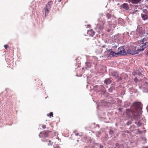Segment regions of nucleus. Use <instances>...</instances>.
<instances>
[{
    "label": "nucleus",
    "mask_w": 148,
    "mask_h": 148,
    "mask_svg": "<svg viewBox=\"0 0 148 148\" xmlns=\"http://www.w3.org/2000/svg\"><path fill=\"white\" fill-rule=\"evenodd\" d=\"M148 47V42H146L145 43H142L140 46V48L138 49L136 47H134L135 50H134V52L132 53H130V54H138L140 51H143L146 48Z\"/></svg>",
    "instance_id": "1"
},
{
    "label": "nucleus",
    "mask_w": 148,
    "mask_h": 148,
    "mask_svg": "<svg viewBox=\"0 0 148 148\" xmlns=\"http://www.w3.org/2000/svg\"><path fill=\"white\" fill-rule=\"evenodd\" d=\"M53 3V1H51L49 2L46 5V6L45 7L43 10V13L45 14V16L48 14L51 8V6Z\"/></svg>",
    "instance_id": "2"
},
{
    "label": "nucleus",
    "mask_w": 148,
    "mask_h": 148,
    "mask_svg": "<svg viewBox=\"0 0 148 148\" xmlns=\"http://www.w3.org/2000/svg\"><path fill=\"white\" fill-rule=\"evenodd\" d=\"M132 106L134 107L136 111H141L142 110L143 104L140 102H134L132 104Z\"/></svg>",
    "instance_id": "3"
},
{
    "label": "nucleus",
    "mask_w": 148,
    "mask_h": 148,
    "mask_svg": "<svg viewBox=\"0 0 148 148\" xmlns=\"http://www.w3.org/2000/svg\"><path fill=\"white\" fill-rule=\"evenodd\" d=\"M140 112H130L131 113H130V114H131L132 115H130L131 117H133L134 119L136 120H138V119H140V114H141V112H140V113H139Z\"/></svg>",
    "instance_id": "4"
},
{
    "label": "nucleus",
    "mask_w": 148,
    "mask_h": 148,
    "mask_svg": "<svg viewBox=\"0 0 148 148\" xmlns=\"http://www.w3.org/2000/svg\"><path fill=\"white\" fill-rule=\"evenodd\" d=\"M117 54L118 55H123L126 54V51L124 47H121L118 48Z\"/></svg>",
    "instance_id": "5"
},
{
    "label": "nucleus",
    "mask_w": 148,
    "mask_h": 148,
    "mask_svg": "<svg viewBox=\"0 0 148 148\" xmlns=\"http://www.w3.org/2000/svg\"><path fill=\"white\" fill-rule=\"evenodd\" d=\"M108 53L110 56H117V55L116 51L115 52L112 51V49H110L108 50Z\"/></svg>",
    "instance_id": "6"
},
{
    "label": "nucleus",
    "mask_w": 148,
    "mask_h": 148,
    "mask_svg": "<svg viewBox=\"0 0 148 148\" xmlns=\"http://www.w3.org/2000/svg\"><path fill=\"white\" fill-rule=\"evenodd\" d=\"M48 136V134L46 131H43L40 132L39 134V136L40 138H45L47 137Z\"/></svg>",
    "instance_id": "7"
},
{
    "label": "nucleus",
    "mask_w": 148,
    "mask_h": 148,
    "mask_svg": "<svg viewBox=\"0 0 148 148\" xmlns=\"http://www.w3.org/2000/svg\"><path fill=\"white\" fill-rule=\"evenodd\" d=\"M102 86L101 85H96L94 87L93 89L95 91L97 92H99L101 90Z\"/></svg>",
    "instance_id": "8"
},
{
    "label": "nucleus",
    "mask_w": 148,
    "mask_h": 148,
    "mask_svg": "<svg viewBox=\"0 0 148 148\" xmlns=\"http://www.w3.org/2000/svg\"><path fill=\"white\" fill-rule=\"evenodd\" d=\"M141 16L143 19V20H147L148 18V16L147 14H145L144 13L141 14Z\"/></svg>",
    "instance_id": "9"
},
{
    "label": "nucleus",
    "mask_w": 148,
    "mask_h": 148,
    "mask_svg": "<svg viewBox=\"0 0 148 148\" xmlns=\"http://www.w3.org/2000/svg\"><path fill=\"white\" fill-rule=\"evenodd\" d=\"M87 34L90 36H93L95 35V32L92 29H91L88 31Z\"/></svg>",
    "instance_id": "10"
},
{
    "label": "nucleus",
    "mask_w": 148,
    "mask_h": 148,
    "mask_svg": "<svg viewBox=\"0 0 148 148\" xmlns=\"http://www.w3.org/2000/svg\"><path fill=\"white\" fill-rule=\"evenodd\" d=\"M111 82V80L109 78L106 79L104 81V83L107 85L110 84Z\"/></svg>",
    "instance_id": "11"
},
{
    "label": "nucleus",
    "mask_w": 148,
    "mask_h": 148,
    "mask_svg": "<svg viewBox=\"0 0 148 148\" xmlns=\"http://www.w3.org/2000/svg\"><path fill=\"white\" fill-rule=\"evenodd\" d=\"M122 7L127 10L129 8L128 4L127 3H124L122 5Z\"/></svg>",
    "instance_id": "12"
},
{
    "label": "nucleus",
    "mask_w": 148,
    "mask_h": 148,
    "mask_svg": "<svg viewBox=\"0 0 148 148\" xmlns=\"http://www.w3.org/2000/svg\"><path fill=\"white\" fill-rule=\"evenodd\" d=\"M132 4H137L141 0H128Z\"/></svg>",
    "instance_id": "13"
},
{
    "label": "nucleus",
    "mask_w": 148,
    "mask_h": 148,
    "mask_svg": "<svg viewBox=\"0 0 148 148\" xmlns=\"http://www.w3.org/2000/svg\"><path fill=\"white\" fill-rule=\"evenodd\" d=\"M106 102L102 101L99 103V105L100 106H106Z\"/></svg>",
    "instance_id": "14"
},
{
    "label": "nucleus",
    "mask_w": 148,
    "mask_h": 148,
    "mask_svg": "<svg viewBox=\"0 0 148 148\" xmlns=\"http://www.w3.org/2000/svg\"><path fill=\"white\" fill-rule=\"evenodd\" d=\"M97 28H98L100 29H102L103 28V26L102 25L100 26H99V25H98L97 26Z\"/></svg>",
    "instance_id": "15"
},
{
    "label": "nucleus",
    "mask_w": 148,
    "mask_h": 148,
    "mask_svg": "<svg viewBox=\"0 0 148 148\" xmlns=\"http://www.w3.org/2000/svg\"><path fill=\"white\" fill-rule=\"evenodd\" d=\"M111 14L109 13H108L107 14V17L108 19L110 18L111 17Z\"/></svg>",
    "instance_id": "16"
},
{
    "label": "nucleus",
    "mask_w": 148,
    "mask_h": 148,
    "mask_svg": "<svg viewBox=\"0 0 148 148\" xmlns=\"http://www.w3.org/2000/svg\"><path fill=\"white\" fill-rule=\"evenodd\" d=\"M37 82H38V85L39 86L40 85L41 86L42 85V82L41 81L38 80Z\"/></svg>",
    "instance_id": "17"
},
{
    "label": "nucleus",
    "mask_w": 148,
    "mask_h": 148,
    "mask_svg": "<svg viewBox=\"0 0 148 148\" xmlns=\"http://www.w3.org/2000/svg\"><path fill=\"white\" fill-rule=\"evenodd\" d=\"M117 45H115L114 46H112V49L113 50H114L115 48L117 47Z\"/></svg>",
    "instance_id": "18"
},
{
    "label": "nucleus",
    "mask_w": 148,
    "mask_h": 148,
    "mask_svg": "<svg viewBox=\"0 0 148 148\" xmlns=\"http://www.w3.org/2000/svg\"><path fill=\"white\" fill-rule=\"evenodd\" d=\"M53 115V113L52 112H51L49 113V114H47V116H49L51 117Z\"/></svg>",
    "instance_id": "19"
},
{
    "label": "nucleus",
    "mask_w": 148,
    "mask_h": 148,
    "mask_svg": "<svg viewBox=\"0 0 148 148\" xmlns=\"http://www.w3.org/2000/svg\"><path fill=\"white\" fill-rule=\"evenodd\" d=\"M113 75L114 76L115 78H117L118 76V75L116 73L114 75L113 74Z\"/></svg>",
    "instance_id": "20"
},
{
    "label": "nucleus",
    "mask_w": 148,
    "mask_h": 148,
    "mask_svg": "<svg viewBox=\"0 0 148 148\" xmlns=\"http://www.w3.org/2000/svg\"><path fill=\"white\" fill-rule=\"evenodd\" d=\"M52 144L51 143V142L50 140L49 141V143L48 144V145H51Z\"/></svg>",
    "instance_id": "21"
},
{
    "label": "nucleus",
    "mask_w": 148,
    "mask_h": 148,
    "mask_svg": "<svg viewBox=\"0 0 148 148\" xmlns=\"http://www.w3.org/2000/svg\"><path fill=\"white\" fill-rule=\"evenodd\" d=\"M4 47L5 49H7V48H8V46L7 45H5L4 46Z\"/></svg>",
    "instance_id": "22"
},
{
    "label": "nucleus",
    "mask_w": 148,
    "mask_h": 148,
    "mask_svg": "<svg viewBox=\"0 0 148 148\" xmlns=\"http://www.w3.org/2000/svg\"><path fill=\"white\" fill-rule=\"evenodd\" d=\"M134 81L136 82H137V78H135L134 79Z\"/></svg>",
    "instance_id": "23"
},
{
    "label": "nucleus",
    "mask_w": 148,
    "mask_h": 148,
    "mask_svg": "<svg viewBox=\"0 0 148 148\" xmlns=\"http://www.w3.org/2000/svg\"><path fill=\"white\" fill-rule=\"evenodd\" d=\"M42 127L43 129H45L46 128V126L45 125H43L42 126Z\"/></svg>",
    "instance_id": "24"
},
{
    "label": "nucleus",
    "mask_w": 148,
    "mask_h": 148,
    "mask_svg": "<svg viewBox=\"0 0 148 148\" xmlns=\"http://www.w3.org/2000/svg\"><path fill=\"white\" fill-rule=\"evenodd\" d=\"M115 146H116V147H119V144L118 143H116L115 144Z\"/></svg>",
    "instance_id": "25"
},
{
    "label": "nucleus",
    "mask_w": 148,
    "mask_h": 148,
    "mask_svg": "<svg viewBox=\"0 0 148 148\" xmlns=\"http://www.w3.org/2000/svg\"><path fill=\"white\" fill-rule=\"evenodd\" d=\"M103 145H100L99 148H103Z\"/></svg>",
    "instance_id": "26"
},
{
    "label": "nucleus",
    "mask_w": 148,
    "mask_h": 148,
    "mask_svg": "<svg viewBox=\"0 0 148 148\" xmlns=\"http://www.w3.org/2000/svg\"><path fill=\"white\" fill-rule=\"evenodd\" d=\"M88 64H90V63L88 62H87L86 63V64L87 65Z\"/></svg>",
    "instance_id": "27"
},
{
    "label": "nucleus",
    "mask_w": 148,
    "mask_h": 148,
    "mask_svg": "<svg viewBox=\"0 0 148 148\" xmlns=\"http://www.w3.org/2000/svg\"><path fill=\"white\" fill-rule=\"evenodd\" d=\"M54 148H60V147H59V146H58L57 147H56Z\"/></svg>",
    "instance_id": "28"
},
{
    "label": "nucleus",
    "mask_w": 148,
    "mask_h": 148,
    "mask_svg": "<svg viewBox=\"0 0 148 148\" xmlns=\"http://www.w3.org/2000/svg\"><path fill=\"white\" fill-rule=\"evenodd\" d=\"M93 59H94V60H96V59H97L95 57L93 58Z\"/></svg>",
    "instance_id": "29"
},
{
    "label": "nucleus",
    "mask_w": 148,
    "mask_h": 148,
    "mask_svg": "<svg viewBox=\"0 0 148 148\" xmlns=\"http://www.w3.org/2000/svg\"><path fill=\"white\" fill-rule=\"evenodd\" d=\"M146 55L148 56V50L146 54Z\"/></svg>",
    "instance_id": "30"
},
{
    "label": "nucleus",
    "mask_w": 148,
    "mask_h": 148,
    "mask_svg": "<svg viewBox=\"0 0 148 148\" xmlns=\"http://www.w3.org/2000/svg\"><path fill=\"white\" fill-rule=\"evenodd\" d=\"M78 134H79L78 133H76V134L75 135L76 136H78Z\"/></svg>",
    "instance_id": "31"
},
{
    "label": "nucleus",
    "mask_w": 148,
    "mask_h": 148,
    "mask_svg": "<svg viewBox=\"0 0 148 148\" xmlns=\"http://www.w3.org/2000/svg\"><path fill=\"white\" fill-rule=\"evenodd\" d=\"M126 111H129L128 109H127L126 110Z\"/></svg>",
    "instance_id": "32"
},
{
    "label": "nucleus",
    "mask_w": 148,
    "mask_h": 148,
    "mask_svg": "<svg viewBox=\"0 0 148 148\" xmlns=\"http://www.w3.org/2000/svg\"><path fill=\"white\" fill-rule=\"evenodd\" d=\"M102 47H104V46H102Z\"/></svg>",
    "instance_id": "33"
},
{
    "label": "nucleus",
    "mask_w": 148,
    "mask_h": 148,
    "mask_svg": "<svg viewBox=\"0 0 148 148\" xmlns=\"http://www.w3.org/2000/svg\"><path fill=\"white\" fill-rule=\"evenodd\" d=\"M61 1V0H60V1H59V2H60V1Z\"/></svg>",
    "instance_id": "34"
},
{
    "label": "nucleus",
    "mask_w": 148,
    "mask_h": 148,
    "mask_svg": "<svg viewBox=\"0 0 148 148\" xmlns=\"http://www.w3.org/2000/svg\"><path fill=\"white\" fill-rule=\"evenodd\" d=\"M61 1V0H60V1H59V2H60V1Z\"/></svg>",
    "instance_id": "35"
}]
</instances>
